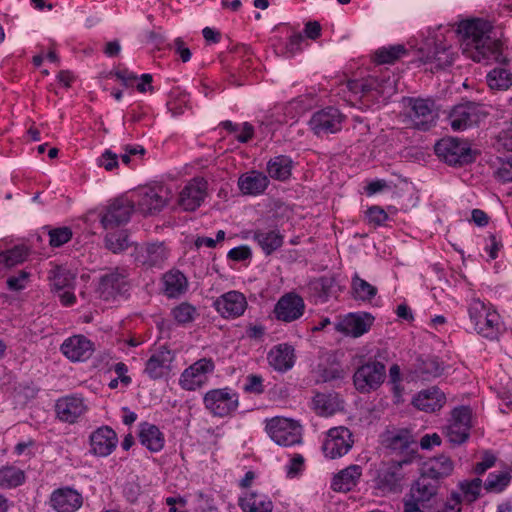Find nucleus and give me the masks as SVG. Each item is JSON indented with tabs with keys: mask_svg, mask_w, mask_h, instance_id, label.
Masks as SVG:
<instances>
[{
	"mask_svg": "<svg viewBox=\"0 0 512 512\" xmlns=\"http://www.w3.org/2000/svg\"><path fill=\"white\" fill-rule=\"evenodd\" d=\"M457 31L462 36L463 53L473 61H500L501 45L488 35L487 22L480 19L463 21Z\"/></svg>",
	"mask_w": 512,
	"mask_h": 512,
	"instance_id": "f257e3e1",
	"label": "nucleus"
},
{
	"mask_svg": "<svg viewBox=\"0 0 512 512\" xmlns=\"http://www.w3.org/2000/svg\"><path fill=\"white\" fill-rule=\"evenodd\" d=\"M410 459L382 461L370 470L372 487L381 495L396 494L402 491L405 479L404 467Z\"/></svg>",
	"mask_w": 512,
	"mask_h": 512,
	"instance_id": "f03ea898",
	"label": "nucleus"
},
{
	"mask_svg": "<svg viewBox=\"0 0 512 512\" xmlns=\"http://www.w3.org/2000/svg\"><path fill=\"white\" fill-rule=\"evenodd\" d=\"M345 86L351 93V102H384L396 92L395 83L390 77L353 79L347 81Z\"/></svg>",
	"mask_w": 512,
	"mask_h": 512,
	"instance_id": "7ed1b4c3",
	"label": "nucleus"
},
{
	"mask_svg": "<svg viewBox=\"0 0 512 512\" xmlns=\"http://www.w3.org/2000/svg\"><path fill=\"white\" fill-rule=\"evenodd\" d=\"M468 314L473 330L480 336L496 340L501 334L500 315L480 299H472L468 306Z\"/></svg>",
	"mask_w": 512,
	"mask_h": 512,
	"instance_id": "20e7f679",
	"label": "nucleus"
},
{
	"mask_svg": "<svg viewBox=\"0 0 512 512\" xmlns=\"http://www.w3.org/2000/svg\"><path fill=\"white\" fill-rule=\"evenodd\" d=\"M203 404L214 417H232L239 408V394L230 387L211 389L204 394Z\"/></svg>",
	"mask_w": 512,
	"mask_h": 512,
	"instance_id": "39448f33",
	"label": "nucleus"
},
{
	"mask_svg": "<svg viewBox=\"0 0 512 512\" xmlns=\"http://www.w3.org/2000/svg\"><path fill=\"white\" fill-rule=\"evenodd\" d=\"M265 431L279 446L290 447L302 442V426L290 418L276 416L266 419Z\"/></svg>",
	"mask_w": 512,
	"mask_h": 512,
	"instance_id": "423d86ee",
	"label": "nucleus"
},
{
	"mask_svg": "<svg viewBox=\"0 0 512 512\" xmlns=\"http://www.w3.org/2000/svg\"><path fill=\"white\" fill-rule=\"evenodd\" d=\"M434 150L441 160L451 166H463L475 160L468 142L459 138H443L435 144Z\"/></svg>",
	"mask_w": 512,
	"mask_h": 512,
	"instance_id": "0eeeda50",
	"label": "nucleus"
},
{
	"mask_svg": "<svg viewBox=\"0 0 512 512\" xmlns=\"http://www.w3.org/2000/svg\"><path fill=\"white\" fill-rule=\"evenodd\" d=\"M472 414L471 407L466 405H460L451 410L448 423L443 429L449 443L462 445L469 439L472 428Z\"/></svg>",
	"mask_w": 512,
	"mask_h": 512,
	"instance_id": "6e6552de",
	"label": "nucleus"
},
{
	"mask_svg": "<svg viewBox=\"0 0 512 512\" xmlns=\"http://www.w3.org/2000/svg\"><path fill=\"white\" fill-rule=\"evenodd\" d=\"M385 378V365L376 360H368L354 371L353 385L359 393L369 394L380 388Z\"/></svg>",
	"mask_w": 512,
	"mask_h": 512,
	"instance_id": "1a4fd4ad",
	"label": "nucleus"
},
{
	"mask_svg": "<svg viewBox=\"0 0 512 512\" xmlns=\"http://www.w3.org/2000/svg\"><path fill=\"white\" fill-rule=\"evenodd\" d=\"M404 103L406 115L414 128L426 131L435 124L438 112L432 99L408 97Z\"/></svg>",
	"mask_w": 512,
	"mask_h": 512,
	"instance_id": "9d476101",
	"label": "nucleus"
},
{
	"mask_svg": "<svg viewBox=\"0 0 512 512\" xmlns=\"http://www.w3.org/2000/svg\"><path fill=\"white\" fill-rule=\"evenodd\" d=\"M487 112L477 102L464 101L455 105L448 115V121L454 131H462L483 121Z\"/></svg>",
	"mask_w": 512,
	"mask_h": 512,
	"instance_id": "9b49d317",
	"label": "nucleus"
},
{
	"mask_svg": "<svg viewBox=\"0 0 512 512\" xmlns=\"http://www.w3.org/2000/svg\"><path fill=\"white\" fill-rule=\"evenodd\" d=\"M215 370L211 358H201L185 368L179 377V386L185 391H196L208 383Z\"/></svg>",
	"mask_w": 512,
	"mask_h": 512,
	"instance_id": "f8f14e48",
	"label": "nucleus"
},
{
	"mask_svg": "<svg viewBox=\"0 0 512 512\" xmlns=\"http://www.w3.org/2000/svg\"><path fill=\"white\" fill-rule=\"evenodd\" d=\"M382 444L392 453L402 455V459H410V464L418 457V446L408 429L386 431L382 436Z\"/></svg>",
	"mask_w": 512,
	"mask_h": 512,
	"instance_id": "ddd939ff",
	"label": "nucleus"
},
{
	"mask_svg": "<svg viewBox=\"0 0 512 512\" xmlns=\"http://www.w3.org/2000/svg\"><path fill=\"white\" fill-rule=\"evenodd\" d=\"M135 196L133 201L138 209L145 215H152L167 205L171 195L167 187L159 185L141 188Z\"/></svg>",
	"mask_w": 512,
	"mask_h": 512,
	"instance_id": "4468645a",
	"label": "nucleus"
},
{
	"mask_svg": "<svg viewBox=\"0 0 512 512\" xmlns=\"http://www.w3.org/2000/svg\"><path fill=\"white\" fill-rule=\"evenodd\" d=\"M354 444L352 432L344 426L333 427L328 430L322 444V451L326 458L337 459L346 455Z\"/></svg>",
	"mask_w": 512,
	"mask_h": 512,
	"instance_id": "2eb2a0df",
	"label": "nucleus"
},
{
	"mask_svg": "<svg viewBox=\"0 0 512 512\" xmlns=\"http://www.w3.org/2000/svg\"><path fill=\"white\" fill-rule=\"evenodd\" d=\"M129 289L128 272L124 268H115L102 275L98 285L99 296L105 301L123 296Z\"/></svg>",
	"mask_w": 512,
	"mask_h": 512,
	"instance_id": "dca6fc26",
	"label": "nucleus"
},
{
	"mask_svg": "<svg viewBox=\"0 0 512 512\" xmlns=\"http://www.w3.org/2000/svg\"><path fill=\"white\" fill-rule=\"evenodd\" d=\"M345 116L335 107H326L313 113L309 127L318 136L334 134L341 130Z\"/></svg>",
	"mask_w": 512,
	"mask_h": 512,
	"instance_id": "f3484780",
	"label": "nucleus"
},
{
	"mask_svg": "<svg viewBox=\"0 0 512 512\" xmlns=\"http://www.w3.org/2000/svg\"><path fill=\"white\" fill-rule=\"evenodd\" d=\"M135 209L133 200L127 197L114 199L101 215V224L106 230H112L129 222Z\"/></svg>",
	"mask_w": 512,
	"mask_h": 512,
	"instance_id": "a211bd4d",
	"label": "nucleus"
},
{
	"mask_svg": "<svg viewBox=\"0 0 512 512\" xmlns=\"http://www.w3.org/2000/svg\"><path fill=\"white\" fill-rule=\"evenodd\" d=\"M208 183L204 178L195 177L188 181L178 196V205L184 211H195L207 195Z\"/></svg>",
	"mask_w": 512,
	"mask_h": 512,
	"instance_id": "6ab92c4d",
	"label": "nucleus"
},
{
	"mask_svg": "<svg viewBox=\"0 0 512 512\" xmlns=\"http://www.w3.org/2000/svg\"><path fill=\"white\" fill-rule=\"evenodd\" d=\"M305 311V303L301 296L289 292L280 297L274 307L275 318L290 323L301 318Z\"/></svg>",
	"mask_w": 512,
	"mask_h": 512,
	"instance_id": "aec40b11",
	"label": "nucleus"
},
{
	"mask_svg": "<svg viewBox=\"0 0 512 512\" xmlns=\"http://www.w3.org/2000/svg\"><path fill=\"white\" fill-rule=\"evenodd\" d=\"M83 501L82 494L70 486L55 489L49 497V505L55 512H76Z\"/></svg>",
	"mask_w": 512,
	"mask_h": 512,
	"instance_id": "412c9836",
	"label": "nucleus"
},
{
	"mask_svg": "<svg viewBox=\"0 0 512 512\" xmlns=\"http://www.w3.org/2000/svg\"><path fill=\"white\" fill-rule=\"evenodd\" d=\"M374 319L368 312L349 313L335 324V330L358 338L370 330Z\"/></svg>",
	"mask_w": 512,
	"mask_h": 512,
	"instance_id": "4be33fe9",
	"label": "nucleus"
},
{
	"mask_svg": "<svg viewBox=\"0 0 512 512\" xmlns=\"http://www.w3.org/2000/svg\"><path fill=\"white\" fill-rule=\"evenodd\" d=\"M133 256L145 268H161L168 259V251L163 243H151L136 246Z\"/></svg>",
	"mask_w": 512,
	"mask_h": 512,
	"instance_id": "5701e85b",
	"label": "nucleus"
},
{
	"mask_svg": "<svg viewBox=\"0 0 512 512\" xmlns=\"http://www.w3.org/2000/svg\"><path fill=\"white\" fill-rule=\"evenodd\" d=\"M216 311L224 318H237L247 308V300L239 291H229L219 296L213 304Z\"/></svg>",
	"mask_w": 512,
	"mask_h": 512,
	"instance_id": "b1692460",
	"label": "nucleus"
},
{
	"mask_svg": "<svg viewBox=\"0 0 512 512\" xmlns=\"http://www.w3.org/2000/svg\"><path fill=\"white\" fill-rule=\"evenodd\" d=\"M84 399L78 395H67L55 403L57 418L65 423L73 424L86 412Z\"/></svg>",
	"mask_w": 512,
	"mask_h": 512,
	"instance_id": "393cba45",
	"label": "nucleus"
},
{
	"mask_svg": "<svg viewBox=\"0 0 512 512\" xmlns=\"http://www.w3.org/2000/svg\"><path fill=\"white\" fill-rule=\"evenodd\" d=\"M174 358L175 355L171 350L160 347L146 361L144 373L151 380L161 379L170 373Z\"/></svg>",
	"mask_w": 512,
	"mask_h": 512,
	"instance_id": "a878e982",
	"label": "nucleus"
},
{
	"mask_svg": "<svg viewBox=\"0 0 512 512\" xmlns=\"http://www.w3.org/2000/svg\"><path fill=\"white\" fill-rule=\"evenodd\" d=\"M455 53L450 45L443 42H436L425 54L421 60L425 65H429V70L435 72L449 67L454 62Z\"/></svg>",
	"mask_w": 512,
	"mask_h": 512,
	"instance_id": "bb28decb",
	"label": "nucleus"
},
{
	"mask_svg": "<svg viewBox=\"0 0 512 512\" xmlns=\"http://www.w3.org/2000/svg\"><path fill=\"white\" fill-rule=\"evenodd\" d=\"M118 442L116 432L109 426H102L90 435L91 452L97 456L110 455Z\"/></svg>",
	"mask_w": 512,
	"mask_h": 512,
	"instance_id": "cd10ccee",
	"label": "nucleus"
},
{
	"mask_svg": "<svg viewBox=\"0 0 512 512\" xmlns=\"http://www.w3.org/2000/svg\"><path fill=\"white\" fill-rule=\"evenodd\" d=\"M60 350L71 361H85L93 353V343L83 335H76L66 339Z\"/></svg>",
	"mask_w": 512,
	"mask_h": 512,
	"instance_id": "c85d7f7f",
	"label": "nucleus"
},
{
	"mask_svg": "<svg viewBox=\"0 0 512 512\" xmlns=\"http://www.w3.org/2000/svg\"><path fill=\"white\" fill-rule=\"evenodd\" d=\"M295 358L293 346L287 343L273 346L267 354V361L270 367L280 373H285L292 369L295 364Z\"/></svg>",
	"mask_w": 512,
	"mask_h": 512,
	"instance_id": "c756f323",
	"label": "nucleus"
},
{
	"mask_svg": "<svg viewBox=\"0 0 512 512\" xmlns=\"http://www.w3.org/2000/svg\"><path fill=\"white\" fill-rule=\"evenodd\" d=\"M251 233L252 239L259 245L266 256L281 248L284 243V235L277 228H257Z\"/></svg>",
	"mask_w": 512,
	"mask_h": 512,
	"instance_id": "7c9ffc66",
	"label": "nucleus"
},
{
	"mask_svg": "<svg viewBox=\"0 0 512 512\" xmlns=\"http://www.w3.org/2000/svg\"><path fill=\"white\" fill-rule=\"evenodd\" d=\"M237 184L243 195L258 196L267 189L269 179L264 173L251 170L241 174Z\"/></svg>",
	"mask_w": 512,
	"mask_h": 512,
	"instance_id": "2f4dec72",
	"label": "nucleus"
},
{
	"mask_svg": "<svg viewBox=\"0 0 512 512\" xmlns=\"http://www.w3.org/2000/svg\"><path fill=\"white\" fill-rule=\"evenodd\" d=\"M445 402V394L438 387L421 390L412 401L418 410L428 413L440 410Z\"/></svg>",
	"mask_w": 512,
	"mask_h": 512,
	"instance_id": "473e14b6",
	"label": "nucleus"
},
{
	"mask_svg": "<svg viewBox=\"0 0 512 512\" xmlns=\"http://www.w3.org/2000/svg\"><path fill=\"white\" fill-rule=\"evenodd\" d=\"M362 475V467L352 464L334 475L331 489L336 492H349L355 488Z\"/></svg>",
	"mask_w": 512,
	"mask_h": 512,
	"instance_id": "72a5a7b5",
	"label": "nucleus"
},
{
	"mask_svg": "<svg viewBox=\"0 0 512 512\" xmlns=\"http://www.w3.org/2000/svg\"><path fill=\"white\" fill-rule=\"evenodd\" d=\"M440 482L421 471L420 477L411 487V497L417 502H427L436 496Z\"/></svg>",
	"mask_w": 512,
	"mask_h": 512,
	"instance_id": "f704fd0d",
	"label": "nucleus"
},
{
	"mask_svg": "<svg viewBox=\"0 0 512 512\" xmlns=\"http://www.w3.org/2000/svg\"><path fill=\"white\" fill-rule=\"evenodd\" d=\"M163 292L168 298H179L188 290V279L180 270L171 269L162 277Z\"/></svg>",
	"mask_w": 512,
	"mask_h": 512,
	"instance_id": "c9c22d12",
	"label": "nucleus"
},
{
	"mask_svg": "<svg viewBox=\"0 0 512 512\" xmlns=\"http://www.w3.org/2000/svg\"><path fill=\"white\" fill-rule=\"evenodd\" d=\"M138 437L140 443L153 453L161 451L165 444L164 434L156 425L148 422L139 424Z\"/></svg>",
	"mask_w": 512,
	"mask_h": 512,
	"instance_id": "e433bc0d",
	"label": "nucleus"
},
{
	"mask_svg": "<svg viewBox=\"0 0 512 512\" xmlns=\"http://www.w3.org/2000/svg\"><path fill=\"white\" fill-rule=\"evenodd\" d=\"M335 286V279L330 276H321L311 279L305 286L307 295L315 302H327Z\"/></svg>",
	"mask_w": 512,
	"mask_h": 512,
	"instance_id": "4c0bfd02",
	"label": "nucleus"
},
{
	"mask_svg": "<svg viewBox=\"0 0 512 512\" xmlns=\"http://www.w3.org/2000/svg\"><path fill=\"white\" fill-rule=\"evenodd\" d=\"M238 505L243 512H272L273 502L261 493L250 491L245 493L238 500Z\"/></svg>",
	"mask_w": 512,
	"mask_h": 512,
	"instance_id": "58836bf2",
	"label": "nucleus"
},
{
	"mask_svg": "<svg viewBox=\"0 0 512 512\" xmlns=\"http://www.w3.org/2000/svg\"><path fill=\"white\" fill-rule=\"evenodd\" d=\"M454 470V463L450 457L445 455H439L428 459L423 463L421 471L429 475L430 477L438 480L448 477Z\"/></svg>",
	"mask_w": 512,
	"mask_h": 512,
	"instance_id": "ea45409f",
	"label": "nucleus"
},
{
	"mask_svg": "<svg viewBox=\"0 0 512 512\" xmlns=\"http://www.w3.org/2000/svg\"><path fill=\"white\" fill-rule=\"evenodd\" d=\"M293 161L289 156L278 155L267 162L266 171L274 180L286 181L291 176Z\"/></svg>",
	"mask_w": 512,
	"mask_h": 512,
	"instance_id": "a19ab883",
	"label": "nucleus"
},
{
	"mask_svg": "<svg viewBox=\"0 0 512 512\" xmlns=\"http://www.w3.org/2000/svg\"><path fill=\"white\" fill-rule=\"evenodd\" d=\"M76 276L69 269L57 266L49 272V281L52 289L62 291L66 288L72 289Z\"/></svg>",
	"mask_w": 512,
	"mask_h": 512,
	"instance_id": "79ce46f5",
	"label": "nucleus"
},
{
	"mask_svg": "<svg viewBox=\"0 0 512 512\" xmlns=\"http://www.w3.org/2000/svg\"><path fill=\"white\" fill-rule=\"evenodd\" d=\"M26 480L25 472L13 465L0 467V488L12 489L21 486Z\"/></svg>",
	"mask_w": 512,
	"mask_h": 512,
	"instance_id": "37998d69",
	"label": "nucleus"
},
{
	"mask_svg": "<svg viewBox=\"0 0 512 512\" xmlns=\"http://www.w3.org/2000/svg\"><path fill=\"white\" fill-rule=\"evenodd\" d=\"M492 90L505 91L512 86V72L503 67L492 69L486 76Z\"/></svg>",
	"mask_w": 512,
	"mask_h": 512,
	"instance_id": "c03bdc74",
	"label": "nucleus"
},
{
	"mask_svg": "<svg viewBox=\"0 0 512 512\" xmlns=\"http://www.w3.org/2000/svg\"><path fill=\"white\" fill-rule=\"evenodd\" d=\"M351 291L353 298L362 302H370L377 294V288L362 279L358 274L352 277Z\"/></svg>",
	"mask_w": 512,
	"mask_h": 512,
	"instance_id": "a18cd8bd",
	"label": "nucleus"
},
{
	"mask_svg": "<svg viewBox=\"0 0 512 512\" xmlns=\"http://www.w3.org/2000/svg\"><path fill=\"white\" fill-rule=\"evenodd\" d=\"M416 372L423 380L439 377L443 372V366L436 357L419 358Z\"/></svg>",
	"mask_w": 512,
	"mask_h": 512,
	"instance_id": "49530a36",
	"label": "nucleus"
},
{
	"mask_svg": "<svg viewBox=\"0 0 512 512\" xmlns=\"http://www.w3.org/2000/svg\"><path fill=\"white\" fill-rule=\"evenodd\" d=\"M28 248L17 245L11 249L0 252V268H12L23 263L28 257Z\"/></svg>",
	"mask_w": 512,
	"mask_h": 512,
	"instance_id": "de8ad7c7",
	"label": "nucleus"
},
{
	"mask_svg": "<svg viewBox=\"0 0 512 512\" xmlns=\"http://www.w3.org/2000/svg\"><path fill=\"white\" fill-rule=\"evenodd\" d=\"M313 405L320 415H332L339 408V400L336 394L317 393L313 397Z\"/></svg>",
	"mask_w": 512,
	"mask_h": 512,
	"instance_id": "09e8293b",
	"label": "nucleus"
},
{
	"mask_svg": "<svg viewBox=\"0 0 512 512\" xmlns=\"http://www.w3.org/2000/svg\"><path fill=\"white\" fill-rule=\"evenodd\" d=\"M512 479V469L492 472L485 481V489L492 492H502L510 484Z\"/></svg>",
	"mask_w": 512,
	"mask_h": 512,
	"instance_id": "8fccbe9b",
	"label": "nucleus"
},
{
	"mask_svg": "<svg viewBox=\"0 0 512 512\" xmlns=\"http://www.w3.org/2000/svg\"><path fill=\"white\" fill-rule=\"evenodd\" d=\"M406 54L407 49L401 44L382 47L375 52V61L378 64H392Z\"/></svg>",
	"mask_w": 512,
	"mask_h": 512,
	"instance_id": "3c124183",
	"label": "nucleus"
},
{
	"mask_svg": "<svg viewBox=\"0 0 512 512\" xmlns=\"http://www.w3.org/2000/svg\"><path fill=\"white\" fill-rule=\"evenodd\" d=\"M174 320L180 325H186L195 320L198 315L195 306L188 302H182L171 311Z\"/></svg>",
	"mask_w": 512,
	"mask_h": 512,
	"instance_id": "603ef678",
	"label": "nucleus"
},
{
	"mask_svg": "<svg viewBox=\"0 0 512 512\" xmlns=\"http://www.w3.org/2000/svg\"><path fill=\"white\" fill-rule=\"evenodd\" d=\"M49 244L52 247H60L72 238V230L69 227H58L50 229L49 233Z\"/></svg>",
	"mask_w": 512,
	"mask_h": 512,
	"instance_id": "864d4df0",
	"label": "nucleus"
},
{
	"mask_svg": "<svg viewBox=\"0 0 512 512\" xmlns=\"http://www.w3.org/2000/svg\"><path fill=\"white\" fill-rule=\"evenodd\" d=\"M105 246L113 253L122 252L129 246L127 236L122 233H108L105 237Z\"/></svg>",
	"mask_w": 512,
	"mask_h": 512,
	"instance_id": "5fc2aeb1",
	"label": "nucleus"
},
{
	"mask_svg": "<svg viewBox=\"0 0 512 512\" xmlns=\"http://www.w3.org/2000/svg\"><path fill=\"white\" fill-rule=\"evenodd\" d=\"M482 481L475 478L472 481L461 483L460 488L468 503L474 502L480 495Z\"/></svg>",
	"mask_w": 512,
	"mask_h": 512,
	"instance_id": "6e6d98bb",
	"label": "nucleus"
},
{
	"mask_svg": "<svg viewBox=\"0 0 512 512\" xmlns=\"http://www.w3.org/2000/svg\"><path fill=\"white\" fill-rule=\"evenodd\" d=\"M368 222L374 226H383L389 219L388 213L380 206H371L367 209Z\"/></svg>",
	"mask_w": 512,
	"mask_h": 512,
	"instance_id": "4d7b16f0",
	"label": "nucleus"
},
{
	"mask_svg": "<svg viewBox=\"0 0 512 512\" xmlns=\"http://www.w3.org/2000/svg\"><path fill=\"white\" fill-rule=\"evenodd\" d=\"M243 390L246 393L262 394L264 392L263 378L260 375L250 374L246 377Z\"/></svg>",
	"mask_w": 512,
	"mask_h": 512,
	"instance_id": "13d9d810",
	"label": "nucleus"
},
{
	"mask_svg": "<svg viewBox=\"0 0 512 512\" xmlns=\"http://www.w3.org/2000/svg\"><path fill=\"white\" fill-rule=\"evenodd\" d=\"M252 257V250L247 245H241L238 247H234L231 250H229L227 254V258L236 262L245 261L248 259H251Z\"/></svg>",
	"mask_w": 512,
	"mask_h": 512,
	"instance_id": "bf43d9fd",
	"label": "nucleus"
},
{
	"mask_svg": "<svg viewBox=\"0 0 512 512\" xmlns=\"http://www.w3.org/2000/svg\"><path fill=\"white\" fill-rule=\"evenodd\" d=\"M496 462V456L491 451H485L475 467L474 472L478 475L485 473L489 468L493 467Z\"/></svg>",
	"mask_w": 512,
	"mask_h": 512,
	"instance_id": "052dcab7",
	"label": "nucleus"
},
{
	"mask_svg": "<svg viewBox=\"0 0 512 512\" xmlns=\"http://www.w3.org/2000/svg\"><path fill=\"white\" fill-rule=\"evenodd\" d=\"M29 273L20 271L17 276H11L7 279V286L11 291H20L26 287Z\"/></svg>",
	"mask_w": 512,
	"mask_h": 512,
	"instance_id": "680f3d73",
	"label": "nucleus"
},
{
	"mask_svg": "<svg viewBox=\"0 0 512 512\" xmlns=\"http://www.w3.org/2000/svg\"><path fill=\"white\" fill-rule=\"evenodd\" d=\"M497 143L499 147L512 151V122L499 133Z\"/></svg>",
	"mask_w": 512,
	"mask_h": 512,
	"instance_id": "e2e57ef3",
	"label": "nucleus"
},
{
	"mask_svg": "<svg viewBox=\"0 0 512 512\" xmlns=\"http://www.w3.org/2000/svg\"><path fill=\"white\" fill-rule=\"evenodd\" d=\"M304 468V457L301 454H295L287 465V475L294 477Z\"/></svg>",
	"mask_w": 512,
	"mask_h": 512,
	"instance_id": "0e129e2a",
	"label": "nucleus"
},
{
	"mask_svg": "<svg viewBox=\"0 0 512 512\" xmlns=\"http://www.w3.org/2000/svg\"><path fill=\"white\" fill-rule=\"evenodd\" d=\"M496 175L502 182H512V157L501 164Z\"/></svg>",
	"mask_w": 512,
	"mask_h": 512,
	"instance_id": "69168bd1",
	"label": "nucleus"
},
{
	"mask_svg": "<svg viewBox=\"0 0 512 512\" xmlns=\"http://www.w3.org/2000/svg\"><path fill=\"white\" fill-rule=\"evenodd\" d=\"M99 164L106 170L111 171L118 165V156L110 150H106L99 158Z\"/></svg>",
	"mask_w": 512,
	"mask_h": 512,
	"instance_id": "338daca9",
	"label": "nucleus"
},
{
	"mask_svg": "<svg viewBox=\"0 0 512 512\" xmlns=\"http://www.w3.org/2000/svg\"><path fill=\"white\" fill-rule=\"evenodd\" d=\"M304 41V36L300 33H296L290 36L288 42L286 43L287 53L290 55H294L297 52L301 51V45Z\"/></svg>",
	"mask_w": 512,
	"mask_h": 512,
	"instance_id": "774afa93",
	"label": "nucleus"
}]
</instances>
